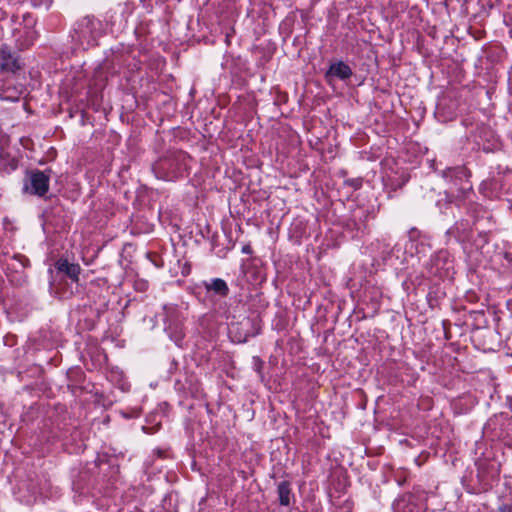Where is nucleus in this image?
Masks as SVG:
<instances>
[{
	"instance_id": "6e6552de",
	"label": "nucleus",
	"mask_w": 512,
	"mask_h": 512,
	"mask_svg": "<svg viewBox=\"0 0 512 512\" xmlns=\"http://www.w3.org/2000/svg\"><path fill=\"white\" fill-rule=\"evenodd\" d=\"M277 496L280 506L286 508V512H290L291 505L295 502L290 481L283 480L277 483Z\"/></svg>"
},
{
	"instance_id": "f257e3e1",
	"label": "nucleus",
	"mask_w": 512,
	"mask_h": 512,
	"mask_svg": "<svg viewBox=\"0 0 512 512\" xmlns=\"http://www.w3.org/2000/svg\"><path fill=\"white\" fill-rule=\"evenodd\" d=\"M191 157L182 150L169 151L152 165L158 179L174 181L189 174Z\"/></svg>"
},
{
	"instance_id": "f8f14e48",
	"label": "nucleus",
	"mask_w": 512,
	"mask_h": 512,
	"mask_svg": "<svg viewBox=\"0 0 512 512\" xmlns=\"http://www.w3.org/2000/svg\"><path fill=\"white\" fill-rule=\"evenodd\" d=\"M58 272L64 273L73 282L78 283L81 267L79 264L70 263L67 259L60 258L55 263Z\"/></svg>"
},
{
	"instance_id": "0eeeda50",
	"label": "nucleus",
	"mask_w": 512,
	"mask_h": 512,
	"mask_svg": "<svg viewBox=\"0 0 512 512\" xmlns=\"http://www.w3.org/2000/svg\"><path fill=\"white\" fill-rule=\"evenodd\" d=\"M353 75L351 67L342 60L333 62L330 64L328 70L325 73V79L331 82L333 79H339L346 81Z\"/></svg>"
},
{
	"instance_id": "4468645a",
	"label": "nucleus",
	"mask_w": 512,
	"mask_h": 512,
	"mask_svg": "<svg viewBox=\"0 0 512 512\" xmlns=\"http://www.w3.org/2000/svg\"><path fill=\"white\" fill-rule=\"evenodd\" d=\"M253 362H254V366H255V370L260 373L261 370L263 369V366H264V362L262 361V359L258 356H255L253 357Z\"/></svg>"
},
{
	"instance_id": "423d86ee",
	"label": "nucleus",
	"mask_w": 512,
	"mask_h": 512,
	"mask_svg": "<svg viewBox=\"0 0 512 512\" xmlns=\"http://www.w3.org/2000/svg\"><path fill=\"white\" fill-rule=\"evenodd\" d=\"M22 68L19 56L13 53L6 44L0 45V72L15 74Z\"/></svg>"
},
{
	"instance_id": "a211bd4d",
	"label": "nucleus",
	"mask_w": 512,
	"mask_h": 512,
	"mask_svg": "<svg viewBox=\"0 0 512 512\" xmlns=\"http://www.w3.org/2000/svg\"><path fill=\"white\" fill-rule=\"evenodd\" d=\"M242 325L250 326L252 324V320L249 318H246L242 323Z\"/></svg>"
},
{
	"instance_id": "9b49d317",
	"label": "nucleus",
	"mask_w": 512,
	"mask_h": 512,
	"mask_svg": "<svg viewBox=\"0 0 512 512\" xmlns=\"http://www.w3.org/2000/svg\"><path fill=\"white\" fill-rule=\"evenodd\" d=\"M447 256L445 252H439L432 255L429 261L426 263L429 275L443 277V271L446 269Z\"/></svg>"
},
{
	"instance_id": "7ed1b4c3",
	"label": "nucleus",
	"mask_w": 512,
	"mask_h": 512,
	"mask_svg": "<svg viewBox=\"0 0 512 512\" xmlns=\"http://www.w3.org/2000/svg\"><path fill=\"white\" fill-rule=\"evenodd\" d=\"M51 170H27L24 178L23 193L44 197L49 191Z\"/></svg>"
},
{
	"instance_id": "1a4fd4ad",
	"label": "nucleus",
	"mask_w": 512,
	"mask_h": 512,
	"mask_svg": "<svg viewBox=\"0 0 512 512\" xmlns=\"http://www.w3.org/2000/svg\"><path fill=\"white\" fill-rule=\"evenodd\" d=\"M15 37L17 47L20 50H25L30 48L35 43L39 37V34L33 27L25 26L23 30H19L17 33H15Z\"/></svg>"
},
{
	"instance_id": "2eb2a0df",
	"label": "nucleus",
	"mask_w": 512,
	"mask_h": 512,
	"mask_svg": "<svg viewBox=\"0 0 512 512\" xmlns=\"http://www.w3.org/2000/svg\"><path fill=\"white\" fill-rule=\"evenodd\" d=\"M346 183L350 186H352L353 188L355 189H358L361 187L362 185V181L360 179H351V180H347Z\"/></svg>"
},
{
	"instance_id": "f03ea898",
	"label": "nucleus",
	"mask_w": 512,
	"mask_h": 512,
	"mask_svg": "<svg viewBox=\"0 0 512 512\" xmlns=\"http://www.w3.org/2000/svg\"><path fill=\"white\" fill-rule=\"evenodd\" d=\"M101 22L93 16H85L76 23L71 34L72 39L79 45L90 47L97 44V39L102 35Z\"/></svg>"
},
{
	"instance_id": "aec40b11",
	"label": "nucleus",
	"mask_w": 512,
	"mask_h": 512,
	"mask_svg": "<svg viewBox=\"0 0 512 512\" xmlns=\"http://www.w3.org/2000/svg\"><path fill=\"white\" fill-rule=\"evenodd\" d=\"M19 257L23 258V259H24V261H28V260H27V258H25V257H23V256H21V255H20Z\"/></svg>"
},
{
	"instance_id": "9d476101",
	"label": "nucleus",
	"mask_w": 512,
	"mask_h": 512,
	"mask_svg": "<svg viewBox=\"0 0 512 512\" xmlns=\"http://www.w3.org/2000/svg\"><path fill=\"white\" fill-rule=\"evenodd\" d=\"M203 287L208 294L225 298L229 295L230 289L224 279L212 278L207 281H203Z\"/></svg>"
},
{
	"instance_id": "39448f33",
	"label": "nucleus",
	"mask_w": 512,
	"mask_h": 512,
	"mask_svg": "<svg viewBox=\"0 0 512 512\" xmlns=\"http://www.w3.org/2000/svg\"><path fill=\"white\" fill-rule=\"evenodd\" d=\"M443 177L457 188L461 196H464L466 191L471 190V185L468 181L470 172L465 166L447 168L443 171Z\"/></svg>"
},
{
	"instance_id": "dca6fc26",
	"label": "nucleus",
	"mask_w": 512,
	"mask_h": 512,
	"mask_svg": "<svg viewBox=\"0 0 512 512\" xmlns=\"http://www.w3.org/2000/svg\"><path fill=\"white\" fill-rule=\"evenodd\" d=\"M1 99H7V100H17L19 98L18 95H8L6 92L0 93Z\"/></svg>"
},
{
	"instance_id": "20e7f679",
	"label": "nucleus",
	"mask_w": 512,
	"mask_h": 512,
	"mask_svg": "<svg viewBox=\"0 0 512 512\" xmlns=\"http://www.w3.org/2000/svg\"><path fill=\"white\" fill-rule=\"evenodd\" d=\"M427 496V493L421 489L405 493L394 501L393 512H422Z\"/></svg>"
},
{
	"instance_id": "f3484780",
	"label": "nucleus",
	"mask_w": 512,
	"mask_h": 512,
	"mask_svg": "<svg viewBox=\"0 0 512 512\" xmlns=\"http://www.w3.org/2000/svg\"><path fill=\"white\" fill-rule=\"evenodd\" d=\"M242 253L251 255L253 253V249L250 244H246L242 247Z\"/></svg>"
},
{
	"instance_id": "6ab92c4d",
	"label": "nucleus",
	"mask_w": 512,
	"mask_h": 512,
	"mask_svg": "<svg viewBox=\"0 0 512 512\" xmlns=\"http://www.w3.org/2000/svg\"><path fill=\"white\" fill-rule=\"evenodd\" d=\"M252 334H246L245 337H244V340H246L249 336H251Z\"/></svg>"
},
{
	"instance_id": "ddd939ff",
	"label": "nucleus",
	"mask_w": 512,
	"mask_h": 512,
	"mask_svg": "<svg viewBox=\"0 0 512 512\" xmlns=\"http://www.w3.org/2000/svg\"><path fill=\"white\" fill-rule=\"evenodd\" d=\"M167 331H171V338L175 341L177 345H180L181 341L184 338V334L178 324H176L173 328L172 324H169L165 328Z\"/></svg>"
},
{
	"instance_id": "412c9836",
	"label": "nucleus",
	"mask_w": 512,
	"mask_h": 512,
	"mask_svg": "<svg viewBox=\"0 0 512 512\" xmlns=\"http://www.w3.org/2000/svg\"><path fill=\"white\" fill-rule=\"evenodd\" d=\"M399 485H402V480H397Z\"/></svg>"
}]
</instances>
